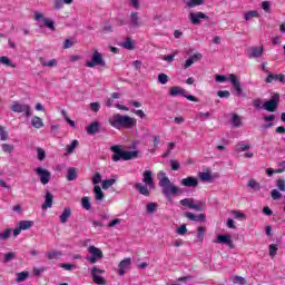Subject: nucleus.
I'll use <instances>...</instances> for the list:
<instances>
[{
	"mask_svg": "<svg viewBox=\"0 0 285 285\" xmlns=\"http://www.w3.org/2000/svg\"><path fill=\"white\" fill-rule=\"evenodd\" d=\"M142 181L145 185L138 183L134 186L136 190H138L139 195H144V197H150V190H154L155 188V178L153 177V171L145 170L142 173Z\"/></svg>",
	"mask_w": 285,
	"mask_h": 285,
	"instance_id": "1",
	"label": "nucleus"
},
{
	"mask_svg": "<svg viewBox=\"0 0 285 285\" xmlns=\"http://www.w3.org/2000/svg\"><path fill=\"white\" fill-rule=\"evenodd\" d=\"M110 126L112 128H135L137 126V119L126 116V115H120V114H115L112 118L109 119Z\"/></svg>",
	"mask_w": 285,
	"mask_h": 285,
	"instance_id": "2",
	"label": "nucleus"
},
{
	"mask_svg": "<svg viewBox=\"0 0 285 285\" xmlns=\"http://www.w3.org/2000/svg\"><path fill=\"white\" fill-rule=\"evenodd\" d=\"M158 175L161 177L158 185L163 188V195H165V197L168 198L170 195H177V193H179V187H176L175 184L170 183V178L166 176V173L159 171Z\"/></svg>",
	"mask_w": 285,
	"mask_h": 285,
	"instance_id": "3",
	"label": "nucleus"
},
{
	"mask_svg": "<svg viewBox=\"0 0 285 285\" xmlns=\"http://www.w3.org/2000/svg\"><path fill=\"white\" fill-rule=\"evenodd\" d=\"M87 68H96V66H101L106 68V60H104V56L97 49H94L91 55V60L86 62Z\"/></svg>",
	"mask_w": 285,
	"mask_h": 285,
	"instance_id": "4",
	"label": "nucleus"
},
{
	"mask_svg": "<svg viewBox=\"0 0 285 285\" xmlns=\"http://www.w3.org/2000/svg\"><path fill=\"white\" fill-rule=\"evenodd\" d=\"M11 110L12 112H22L24 117H27V119L32 117V108L30 107V105L24 102L14 101L11 106Z\"/></svg>",
	"mask_w": 285,
	"mask_h": 285,
	"instance_id": "5",
	"label": "nucleus"
},
{
	"mask_svg": "<svg viewBox=\"0 0 285 285\" xmlns=\"http://www.w3.org/2000/svg\"><path fill=\"white\" fill-rule=\"evenodd\" d=\"M88 253L91 255L86 257L89 264H97L100 259H104V252L94 245L88 247Z\"/></svg>",
	"mask_w": 285,
	"mask_h": 285,
	"instance_id": "6",
	"label": "nucleus"
},
{
	"mask_svg": "<svg viewBox=\"0 0 285 285\" xmlns=\"http://www.w3.org/2000/svg\"><path fill=\"white\" fill-rule=\"evenodd\" d=\"M279 108V94H274L269 100L263 104V109L267 112H277Z\"/></svg>",
	"mask_w": 285,
	"mask_h": 285,
	"instance_id": "7",
	"label": "nucleus"
},
{
	"mask_svg": "<svg viewBox=\"0 0 285 285\" xmlns=\"http://www.w3.org/2000/svg\"><path fill=\"white\" fill-rule=\"evenodd\" d=\"M170 97H177L178 95H181V97H185V99H188V101H195L198 102L199 99L193 95H186V89L181 87H171L169 89Z\"/></svg>",
	"mask_w": 285,
	"mask_h": 285,
	"instance_id": "8",
	"label": "nucleus"
},
{
	"mask_svg": "<svg viewBox=\"0 0 285 285\" xmlns=\"http://www.w3.org/2000/svg\"><path fill=\"white\" fill-rule=\"evenodd\" d=\"M35 173L39 177L42 186L50 184V177H52V174L48 169L38 167L35 169Z\"/></svg>",
	"mask_w": 285,
	"mask_h": 285,
	"instance_id": "9",
	"label": "nucleus"
},
{
	"mask_svg": "<svg viewBox=\"0 0 285 285\" xmlns=\"http://www.w3.org/2000/svg\"><path fill=\"white\" fill-rule=\"evenodd\" d=\"M106 271L98 268L97 266H94L91 268V277L92 282L98 285H105L106 284V278L101 277Z\"/></svg>",
	"mask_w": 285,
	"mask_h": 285,
	"instance_id": "10",
	"label": "nucleus"
},
{
	"mask_svg": "<svg viewBox=\"0 0 285 285\" xmlns=\"http://www.w3.org/2000/svg\"><path fill=\"white\" fill-rule=\"evenodd\" d=\"M180 186L185 188H197L199 186V179L197 177L188 176L180 180Z\"/></svg>",
	"mask_w": 285,
	"mask_h": 285,
	"instance_id": "11",
	"label": "nucleus"
},
{
	"mask_svg": "<svg viewBox=\"0 0 285 285\" xmlns=\"http://www.w3.org/2000/svg\"><path fill=\"white\" fill-rule=\"evenodd\" d=\"M189 21L194 24V26H199V23H202V19H208V16H206V13L199 11L196 13L190 12L188 14Z\"/></svg>",
	"mask_w": 285,
	"mask_h": 285,
	"instance_id": "12",
	"label": "nucleus"
},
{
	"mask_svg": "<svg viewBox=\"0 0 285 285\" xmlns=\"http://www.w3.org/2000/svg\"><path fill=\"white\" fill-rule=\"evenodd\" d=\"M111 153H114V155L111 156L112 161H124V154L125 150H122L119 146L115 145L111 146L110 148Z\"/></svg>",
	"mask_w": 285,
	"mask_h": 285,
	"instance_id": "13",
	"label": "nucleus"
},
{
	"mask_svg": "<svg viewBox=\"0 0 285 285\" xmlns=\"http://www.w3.org/2000/svg\"><path fill=\"white\" fill-rule=\"evenodd\" d=\"M130 264H132V259L131 258H125L122 259L119 265H118V275L124 276L126 275V271H128V268H130Z\"/></svg>",
	"mask_w": 285,
	"mask_h": 285,
	"instance_id": "14",
	"label": "nucleus"
},
{
	"mask_svg": "<svg viewBox=\"0 0 285 285\" xmlns=\"http://www.w3.org/2000/svg\"><path fill=\"white\" fill-rule=\"evenodd\" d=\"M217 244H225L228 248H235V243H233V238L230 235H218Z\"/></svg>",
	"mask_w": 285,
	"mask_h": 285,
	"instance_id": "15",
	"label": "nucleus"
},
{
	"mask_svg": "<svg viewBox=\"0 0 285 285\" xmlns=\"http://www.w3.org/2000/svg\"><path fill=\"white\" fill-rule=\"evenodd\" d=\"M273 81H278L279 83H285V76H284V73L275 75V73L271 72L266 77L265 83H273Z\"/></svg>",
	"mask_w": 285,
	"mask_h": 285,
	"instance_id": "16",
	"label": "nucleus"
},
{
	"mask_svg": "<svg viewBox=\"0 0 285 285\" xmlns=\"http://www.w3.org/2000/svg\"><path fill=\"white\" fill-rule=\"evenodd\" d=\"M228 77H229V81H230L232 86L236 90V95H238V96L242 95V92H243L242 82H239V79H237V76H235V73H230Z\"/></svg>",
	"mask_w": 285,
	"mask_h": 285,
	"instance_id": "17",
	"label": "nucleus"
},
{
	"mask_svg": "<svg viewBox=\"0 0 285 285\" xmlns=\"http://www.w3.org/2000/svg\"><path fill=\"white\" fill-rule=\"evenodd\" d=\"M38 61L42 68H57L59 61L57 59L46 60L43 57H39Z\"/></svg>",
	"mask_w": 285,
	"mask_h": 285,
	"instance_id": "18",
	"label": "nucleus"
},
{
	"mask_svg": "<svg viewBox=\"0 0 285 285\" xmlns=\"http://www.w3.org/2000/svg\"><path fill=\"white\" fill-rule=\"evenodd\" d=\"M52 202H55V196L49 190H47L45 195V203L42 204V210L52 208Z\"/></svg>",
	"mask_w": 285,
	"mask_h": 285,
	"instance_id": "19",
	"label": "nucleus"
},
{
	"mask_svg": "<svg viewBox=\"0 0 285 285\" xmlns=\"http://www.w3.org/2000/svg\"><path fill=\"white\" fill-rule=\"evenodd\" d=\"M198 177L200 181H208L209 184H213L217 177H219V174L212 175L210 173H199Z\"/></svg>",
	"mask_w": 285,
	"mask_h": 285,
	"instance_id": "20",
	"label": "nucleus"
},
{
	"mask_svg": "<svg viewBox=\"0 0 285 285\" xmlns=\"http://www.w3.org/2000/svg\"><path fill=\"white\" fill-rule=\"evenodd\" d=\"M184 217H187L190 222H206V215L204 214L195 215L190 212H186L184 213Z\"/></svg>",
	"mask_w": 285,
	"mask_h": 285,
	"instance_id": "21",
	"label": "nucleus"
},
{
	"mask_svg": "<svg viewBox=\"0 0 285 285\" xmlns=\"http://www.w3.org/2000/svg\"><path fill=\"white\" fill-rule=\"evenodd\" d=\"M101 130V122L94 121L87 127V135H97Z\"/></svg>",
	"mask_w": 285,
	"mask_h": 285,
	"instance_id": "22",
	"label": "nucleus"
},
{
	"mask_svg": "<svg viewBox=\"0 0 285 285\" xmlns=\"http://www.w3.org/2000/svg\"><path fill=\"white\" fill-rule=\"evenodd\" d=\"M264 55V47H252L249 59H257Z\"/></svg>",
	"mask_w": 285,
	"mask_h": 285,
	"instance_id": "23",
	"label": "nucleus"
},
{
	"mask_svg": "<svg viewBox=\"0 0 285 285\" xmlns=\"http://www.w3.org/2000/svg\"><path fill=\"white\" fill-rule=\"evenodd\" d=\"M63 253L57 249H51L45 254V257H47V259H61Z\"/></svg>",
	"mask_w": 285,
	"mask_h": 285,
	"instance_id": "24",
	"label": "nucleus"
},
{
	"mask_svg": "<svg viewBox=\"0 0 285 285\" xmlns=\"http://www.w3.org/2000/svg\"><path fill=\"white\" fill-rule=\"evenodd\" d=\"M94 195L97 202H104V190H101V187L99 185H95L94 187Z\"/></svg>",
	"mask_w": 285,
	"mask_h": 285,
	"instance_id": "25",
	"label": "nucleus"
},
{
	"mask_svg": "<svg viewBox=\"0 0 285 285\" xmlns=\"http://www.w3.org/2000/svg\"><path fill=\"white\" fill-rule=\"evenodd\" d=\"M137 157H139V151H137V150H134V151L125 150L124 161H130V159H137Z\"/></svg>",
	"mask_w": 285,
	"mask_h": 285,
	"instance_id": "26",
	"label": "nucleus"
},
{
	"mask_svg": "<svg viewBox=\"0 0 285 285\" xmlns=\"http://www.w3.org/2000/svg\"><path fill=\"white\" fill-rule=\"evenodd\" d=\"M205 206H206V203H202V202L195 203V200H194L191 203L190 209L196 210V213H204Z\"/></svg>",
	"mask_w": 285,
	"mask_h": 285,
	"instance_id": "27",
	"label": "nucleus"
},
{
	"mask_svg": "<svg viewBox=\"0 0 285 285\" xmlns=\"http://www.w3.org/2000/svg\"><path fill=\"white\" fill-rule=\"evenodd\" d=\"M77 168L75 167H70L67 169V180L68 181H75V179H77Z\"/></svg>",
	"mask_w": 285,
	"mask_h": 285,
	"instance_id": "28",
	"label": "nucleus"
},
{
	"mask_svg": "<svg viewBox=\"0 0 285 285\" xmlns=\"http://www.w3.org/2000/svg\"><path fill=\"white\" fill-rule=\"evenodd\" d=\"M121 48H125V50H132L135 48V40L131 38H127L126 41L120 43Z\"/></svg>",
	"mask_w": 285,
	"mask_h": 285,
	"instance_id": "29",
	"label": "nucleus"
},
{
	"mask_svg": "<svg viewBox=\"0 0 285 285\" xmlns=\"http://www.w3.org/2000/svg\"><path fill=\"white\" fill-rule=\"evenodd\" d=\"M71 210L70 207L63 209L62 214L60 215L61 224H66L68 219H70Z\"/></svg>",
	"mask_w": 285,
	"mask_h": 285,
	"instance_id": "30",
	"label": "nucleus"
},
{
	"mask_svg": "<svg viewBox=\"0 0 285 285\" xmlns=\"http://www.w3.org/2000/svg\"><path fill=\"white\" fill-rule=\"evenodd\" d=\"M0 63L2 66H7L8 68H17V65H14L12 60H10V58H8L7 56L0 57Z\"/></svg>",
	"mask_w": 285,
	"mask_h": 285,
	"instance_id": "31",
	"label": "nucleus"
},
{
	"mask_svg": "<svg viewBox=\"0 0 285 285\" xmlns=\"http://www.w3.org/2000/svg\"><path fill=\"white\" fill-rule=\"evenodd\" d=\"M31 126L33 128H43V119L39 118V117H33L31 119Z\"/></svg>",
	"mask_w": 285,
	"mask_h": 285,
	"instance_id": "32",
	"label": "nucleus"
},
{
	"mask_svg": "<svg viewBox=\"0 0 285 285\" xmlns=\"http://www.w3.org/2000/svg\"><path fill=\"white\" fill-rule=\"evenodd\" d=\"M115 184H117V179L115 178L104 180L102 190H108V188L115 186Z\"/></svg>",
	"mask_w": 285,
	"mask_h": 285,
	"instance_id": "33",
	"label": "nucleus"
},
{
	"mask_svg": "<svg viewBox=\"0 0 285 285\" xmlns=\"http://www.w3.org/2000/svg\"><path fill=\"white\" fill-rule=\"evenodd\" d=\"M157 203H149L146 205V213L148 215H153L155 213H157Z\"/></svg>",
	"mask_w": 285,
	"mask_h": 285,
	"instance_id": "34",
	"label": "nucleus"
},
{
	"mask_svg": "<svg viewBox=\"0 0 285 285\" xmlns=\"http://www.w3.org/2000/svg\"><path fill=\"white\" fill-rule=\"evenodd\" d=\"M247 186L248 188H252V190H262V185L255 179H250Z\"/></svg>",
	"mask_w": 285,
	"mask_h": 285,
	"instance_id": "35",
	"label": "nucleus"
},
{
	"mask_svg": "<svg viewBox=\"0 0 285 285\" xmlns=\"http://www.w3.org/2000/svg\"><path fill=\"white\" fill-rule=\"evenodd\" d=\"M30 276V273L28 272H20L17 274V278L16 282H18V284H21V282H26L27 277Z\"/></svg>",
	"mask_w": 285,
	"mask_h": 285,
	"instance_id": "36",
	"label": "nucleus"
},
{
	"mask_svg": "<svg viewBox=\"0 0 285 285\" xmlns=\"http://www.w3.org/2000/svg\"><path fill=\"white\" fill-rule=\"evenodd\" d=\"M249 149H250L249 144L238 142L236 145V153H244V151L249 150Z\"/></svg>",
	"mask_w": 285,
	"mask_h": 285,
	"instance_id": "37",
	"label": "nucleus"
},
{
	"mask_svg": "<svg viewBox=\"0 0 285 285\" xmlns=\"http://www.w3.org/2000/svg\"><path fill=\"white\" fill-rule=\"evenodd\" d=\"M130 21H131V24L135 28H139V13L138 12H132L131 16H130Z\"/></svg>",
	"mask_w": 285,
	"mask_h": 285,
	"instance_id": "38",
	"label": "nucleus"
},
{
	"mask_svg": "<svg viewBox=\"0 0 285 285\" xmlns=\"http://www.w3.org/2000/svg\"><path fill=\"white\" fill-rule=\"evenodd\" d=\"M19 227L22 230H30V228H32V220H21L19 223Z\"/></svg>",
	"mask_w": 285,
	"mask_h": 285,
	"instance_id": "39",
	"label": "nucleus"
},
{
	"mask_svg": "<svg viewBox=\"0 0 285 285\" xmlns=\"http://www.w3.org/2000/svg\"><path fill=\"white\" fill-rule=\"evenodd\" d=\"M77 146H79L78 140H72L70 145H67L66 149H67L68 155H72V153H75V148H77Z\"/></svg>",
	"mask_w": 285,
	"mask_h": 285,
	"instance_id": "40",
	"label": "nucleus"
},
{
	"mask_svg": "<svg viewBox=\"0 0 285 285\" xmlns=\"http://www.w3.org/2000/svg\"><path fill=\"white\" fill-rule=\"evenodd\" d=\"M233 284L247 285L248 282L243 276H234L232 278Z\"/></svg>",
	"mask_w": 285,
	"mask_h": 285,
	"instance_id": "41",
	"label": "nucleus"
},
{
	"mask_svg": "<svg viewBox=\"0 0 285 285\" xmlns=\"http://www.w3.org/2000/svg\"><path fill=\"white\" fill-rule=\"evenodd\" d=\"M81 206L85 208V210H90L91 205H90V197L85 196L81 198Z\"/></svg>",
	"mask_w": 285,
	"mask_h": 285,
	"instance_id": "42",
	"label": "nucleus"
},
{
	"mask_svg": "<svg viewBox=\"0 0 285 285\" xmlns=\"http://www.w3.org/2000/svg\"><path fill=\"white\" fill-rule=\"evenodd\" d=\"M259 17V13L257 11H248L244 14L245 21H250V19H255Z\"/></svg>",
	"mask_w": 285,
	"mask_h": 285,
	"instance_id": "43",
	"label": "nucleus"
},
{
	"mask_svg": "<svg viewBox=\"0 0 285 285\" xmlns=\"http://www.w3.org/2000/svg\"><path fill=\"white\" fill-rule=\"evenodd\" d=\"M232 124L235 126V128H239L242 126V119L239 118V115L234 114L232 116Z\"/></svg>",
	"mask_w": 285,
	"mask_h": 285,
	"instance_id": "44",
	"label": "nucleus"
},
{
	"mask_svg": "<svg viewBox=\"0 0 285 285\" xmlns=\"http://www.w3.org/2000/svg\"><path fill=\"white\" fill-rule=\"evenodd\" d=\"M187 8H195L196 6H204V0H189L186 2Z\"/></svg>",
	"mask_w": 285,
	"mask_h": 285,
	"instance_id": "45",
	"label": "nucleus"
},
{
	"mask_svg": "<svg viewBox=\"0 0 285 285\" xmlns=\"http://www.w3.org/2000/svg\"><path fill=\"white\" fill-rule=\"evenodd\" d=\"M193 202H195L194 198H184L180 200V205L185 206L186 208H191Z\"/></svg>",
	"mask_w": 285,
	"mask_h": 285,
	"instance_id": "46",
	"label": "nucleus"
},
{
	"mask_svg": "<svg viewBox=\"0 0 285 285\" xmlns=\"http://www.w3.org/2000/svg\"><path fill=\"white\" fill-rule=\"evenodd\" d=\"M10 235H12V229L7 228L2 234H0V239L2 240L9 239Z\"/></svg>",
	"mask_w": 285,
	"mask_h": 285,
	"instance_id": "47",
	"label": "nucleus"
},
{
	"mask_svg": "<svg viewBox=\"0 0 285 285\" xmlns=\"http://www.w3.org/2000/svg\"><path fill=\"white\" fill-rule=\"evenodd\" d=\"M158 81L163 86H166V83H168V76L166 73H159L158 75Z\"/></svg>",
	"mask_w": 285,
	"mask_h": 285,
	"instance_id": "48",
	"label": "nucleus"
},
{
	"mask_svg": "<svg viewBox=\"0 0 285 285\" xmlns=\"http://www.w3.org/2000/svg\"><path fill=\"white\" fill-rule=\"evenodd\" d=\"M0 139L1 141H7L8 139V131H6V127L0 126Z\"/></svg>",
	"mask_w": 285,
	"mask_h": 285,
	"instance_id": "49",
	"label": "nucleus"
},
{
	"mask_svg": "<svg viewBox=\"0 0 285 285\" xmlns=\"http://www.w3.org/2000/svg\"><path fill=\"white\" fill-rule=\"evenodd\" d=\"M14 257H16L14 252H9L4 254V258H3L4 264H8V262H12Z\"/></svg>",
	"mask_w": 285,
	"mask_h": 285,
	"instance_id": "50",
	"label": "nucleus"
},
{
	"mask_svg": "<svg viewBox=\"0 0 285 285\" xmlns=\"http://www.w3.org/2000/svg\"><path fill=\"white\" fill-rule=\"evenodd\" d=\"M60 268H63L65 271H75V268H77V265L62 263L60 264Z\"/></svg>",
	"mask_w": 285,
	"mask_h": 285,
	"instance_id": "51",
	"label": "nucleus"
},
{
	"mask_svg": "<svg viewBox=\"0 0 285 285\" xmlns=\"http://www.w3.org/2000/svg\"><path fill=\"white\" fill-rule=\"evenodd\" d=\"M276 186L278 188V190H281L282 193L285 191V179L284 178H279L277 181H276Z\"/></svg>",
	"mask_w": 285,
	"mask_h": 285,
	"instance_id": "52",
	"label": "nucleus"
},
{
	"mask_svg": "<svg viewBox=\"0 0 285 285\" xmlns=\"http://www.w3.org/2000/svg\"><path fill=\"white\" fill-rule=\"evenodd\" d=\"M1 148L3 153H12V150H14V145L2 144Z\"/></svg>",
	"mask_w": 285,
	"mask_h": 285,
	"instance_id": "53",
	"label": "nucleus"
},
{
	"mask_svg": "<svg viewBox=\"0 0 285 285\" xmlns=\"http://www.w3.org/2000/svg\"><path fill=\"white\" fill-rule=\"evenodd\" d=\"M43 24L46 26V28H49V30L55 31V22L50 19H43Z\"/></svg>",
	"mask_w": 285,
	"mask_h": 285,
	"instance_id": "54",
	"label": "nucleus"
},
{
	"mask_svg": "<svg viewBox=\"0 0 285 285\" xmlns=\"http://www.w3.org/2000/svg\"><path fill=\"white\" fill-rule=\"evenodd\" d=\"M217 96L220 97V99H228V97H230V91L219 90L217 91Z\"/></svg>",
	"mask_w": 285,
	"mask_h": 285,
	"instance_id": "55",
	"label": "nucleus"
},
{
	"mask_svg": "<svg viewBox=\"0 0 285 285\" xmlns=\"http://www.w3.org/2000/svg\"><path fill=\"white\" fill-rule=\"evenodd\" d=\"M90 110H92V112H99V110L101 109V105L99 102H91L89 105Z\"/></svg>",
	"mask_w": 285,
	"mask_h": 285,
	"instance_id": "56",
	"label": "nucleus"
},
{
	"mask_svg": "<svg viewBox=\"0 0 285 285\" xmlns=\"http://www.w3.org/2000/svg\"><path fill=\"white\" fill-rule=\"evenodd\" d=\"M272 195V199L277 200V199H282V193H279V190L277 189H273L271 191Z\"/></svg>",
	"mask_w": 285,
	"mask_h": 285,
	"instance_id": "57",
	"label": "nucleus"
},
{
	"mask_svg": "<svg viewBox=\"0 0 285 285\" xmlns=\"http://www.w3.org/2000/svg\"><path fill=\"white\" fill-rule=\"evenodd\" d=\"M92 184H94V186H98L97 184H101V174L100 173H96L94 175Z\"/></svg>",
	"mask_w": 285,
	"mask_h": 285,
	"instance_id": "58",
	"label": "nucleus"
},
{
	"mask_svg": "<svg viewBox=\"0 0 285 285\" xmlns=\"http://www.w3.org/2000/svg\"><path fill=\"white\" fill-rule=\"evenodd\" d=\"M37 153L39 161H43L46 159V150L43 148H37Z\"/></svg>",
	"mask_w": 285,
	"mask_h": 285,
	"instance_id": "59",
	"label": "nucleus"
},
{
	"mask_svg": "<svg viewBox=\"0 0 285 285\" xmlns=\"http://www.w3.org/2000/svg\"><path fill=\"white\" fill-rule=\"evenodd\" d=\"M204 233H206V229L204 227H198L197 238L199 242H204Z\"/></svg>",
	"mask_w": 285,
	"mask_h": 285,
	"instance_id": "60",
	"label": "nucleus"
},
{
	"mask_svg": "<svg viewBox=\"0 0 285 285\" xmlns=\"http://www.w3.org/2000/svg\"><path fill=\"white\" fill-rule=\"evenodd\" d=\"M177 235H186L188 233V228H186V224H183L177 230Z\"/></svg>",
	"mask_w": 285,
	"mask_h": 285,
	"instance_id": "61",
	"label": "nucleus"
},
{
	"mask_svg": "<svg viewBox=\"0 0 285 285\" xmlns=\"http://www.w3.org/2000/svg\"><path fill=\"white\" fill-rule=\"evenodd\" d=\"M275 255H277V245L272 244L269 245V256L275 257Z\"/></svg>",
	"mask_w": 285,
	"mask_h": 285,
	"instance_id": "62",
	"label": "nucleus"
},
{
	"mask_svg": "<svg viewBox=\"0 0 285 285\" xmlns=\"http://www.w3.org/2000/svg\"><path fill=\"white\" fill-rule=\"evenodd\" d=\"M43 19H47L46 17H43V13L35 11V21H43Z\"/></svg>",
	"mask_w": 285,
	"mask_h": 285,
	"instance_id": "63",
	"label": "nucleus"
},
{
	"mask_svg": "<svg viewBox=\"0 0 285 285\" xmlns=\"http://www.w3.org/2000/svg\"><path fill=\"white\" fill-rule=\"evenodd\" d=\"M171 170H179L180 165L177 160H170Z\"/></svg>",
	"mask_w": 285,
	"mask_h": 285,
	"instance_id": "64",
	"label": "nucleus"
}]
</instances>
